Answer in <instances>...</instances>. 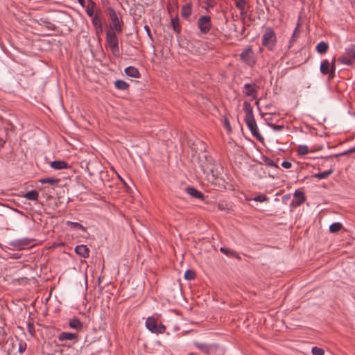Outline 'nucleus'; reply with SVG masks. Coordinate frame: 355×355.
Masks as SVG:
<instances>
[{
  "instance_id": "nucleus-1",
  "label": "nucleus",
  "mask_w": 355,
  "mask_h": 355,
  "mask_svg": "<svg viewBox=\"0 0 355 355\" xmlns=\"http://www.w3.org/2000/svg\"><path fill=\"white\" fill-rule=\"evenodd\" d=\"M243 110L245 113V121L252 135L259 141H263V137L259 132V128L254 117L252 107L248 101L243 103Z\"/></svg>"
},
{
  "instance_id": "nucleus-2",
  "label": "nucleus",
  "mask_w": 355,
  "mask_h": 355,
  "mask_svg": "<svg viewBox=\"0 0 355 355\" xmlns=\"http://www.w3.org/2000/svg\"><path fill=\"white\" fill-rule=\"evenodd\" d=\"M218 167V164L215 162H207L206 165L202 164V173L207 181L213 185H220L222 181L219 177Z\"/></svg>"
},
{
  "instance_id": "nucleus-3",
  "label": "nucleus",
  "mask_w": 355,
  "mask_h": 355,
  "mask_svg": "<svg viewBox=\"0 0 355 355\" xmlns=\"http://www.w3.org/2000/svg\"><path fill=\"white\" fill-rule=\"evenodd\" d=\"M106 42L110 49L112 51V53L116 56L119 57L120 55V51L119 48V40L116 37V35L113 31H108L106 33Z\"/></svg>"
},
{
  "instance_id": "nucleus-4",
  "label": "nucleus",
  "mask_w": 355,
  "mask_h": 355,
  "mask_svg": "<svg viewBox=\"0 0 355 355\" xmlns=\"http://www.w3.org/2000/svg\"><path fill=\"white\" fill-rule=\"evenodd\" d=\"M277 41L276 35L270 27L266 28L262 37V44L269 50H272Z\"/></svg>"
},
{
  "instance_id": "nucleus-5",
  "label": "nucleus",
  "mask_w": 355,
  "mask_h": 355,
  "mask_svg": "<svg viewBox=\"0 0 355 355\" xmlns=\"http://www.w3.org/2000/svg\"><path fill=\"white\" fill-rule=\"evenodd\" d=\"M338 61L341 64L352 66L355 62V45L351 44L346 48L345 54L339 57Z\"/></svg>"
},
{
  "instance_id": "nucleus-6",
  "label": "nucleus",
  "mask_w": 355,
  "mask_h": 355,
  "mask_svg": "<svg viewBox=\"0 0 355 355\" xmlns=\"http://www.w3.org/2000/svg\"><path fill=\"white\" fill-rule=\"evenodd\" d=\"M240 60L248 66L252 67L256 64V58L251 46L245 49L240 54Z\"/></svg>"
},
{
  "instance_id": "nucleus-7",
  "label": "nucleus",
  "mask_w": 355,
  "mask_h": 355,
  "mask_svg": "<svg viewBox=\"0 0 355 355\" xmlns=\"http://www.w3.org/2000/svg\"><path fill=\"white\" fill-rule=\"evenodd\" d=\"M146 327L150 331L157 334H163L166 331V327L161 323L158 324L153 317H148L146 319Z\"/></svg>"
},
{
  "instance_id": "nucleus-8",
  "label": "nucleus",
  "mask_w": 355,
  "mask_h": 355,
  "mask_svg": "<svg viewBox=\"0 0 355 355\" xmlns=\"http://www.w3.org/2000/svg\"><path fill=\"white\" fill-rule=\"evenodd\" d=\"M108 14L112 24V30L118 33L122 32L121 21H120L115 10L113 8L108 9Z\"/></svg>"
},
{
  "instance_id": "nucleus-9",
  "label": "nucleus",
  "mask_w": 355,
  "mask_h": 355,
  "mask_svg": "<svg viewBox=\"0 0 355 355\" xmlns=\"http://www.w3.org/2000/svg\"><path fill=\"white\" fill-rule=\"evenodd\" d=\"M198 27L203 34L207 33L211 28V18L209 16H201L198 20Z\"/></svg>"
},
{
  "instance_id": "nucleus-10",
  "label": "nucleus",
  "mask_w": 355,
  "mask_h": 355,
  "mask_svg": "<svg viewBox=\"0 0 355 355\" xmlns=\"http://www.w3.org/2000/svg\"><path fill=\"white\" fill-rule=\"evenodd\" d=\"M244 88L245 89V94L246 96H251L254 99L257 98V94L259 89V86L256 84L245 83L244 85Z\"/></svg>"
},
{
  "instance_id": "nucleus-11",
  "label": "nucleus",
  "mask_w": 355,
  "mask_h": 355,
  "mask_svg": "<svg viewBox=\"0 0 355 355\" xmlns=\"http://www.w3.org/2000/svg\"><path fill=\"white\" fill-rule=\"evenodd\" d=\"M294 198L295 199L293 200L292 205H294L297 207L302 205L306 200L304 193L300 190H295L294 193Z\"/></svg>"
},
{
  "instance_id": "nucleus-12",
  "label": "nucleus",
  "mask_w": 355,
  "mask_h": 355,
  "mask_svg": "<svg viewBox=\"0 0 355 355\" xmlns=\"http://www.w3.org/2000/svg\"><path fill=\"white\" fill-rule=\"evenodd\" d=\"M320 71L322 74L323 75H328L329 79H330V74L331 73V68L330 62L328 60L325 59L323 60L321 62L320 67Z\"/></svg>"
},
{
  "instance_id": "nucleus-13",
  "label": "nucleus",
  "mask_w": 355,
  "mask_h": 355,
  "mask_svg": "<svg viewBox=\"0 0 355 355\" xmlns=\"http://www.w3.org/2000/svg\"><path fill=\"white\" fill-rule=\"evenodd\" d=\"M59 341L75 340L78 341V336L74 333L61 332L58 336Z\"/></svg>"
},
{
  "instance_id": "nucleus-14",
  "label": "nucleus",
  "mask_w": 355,
  "mask_h": 355,
  "mask_svg": "<svg viewBox=\"0 0 355 355\" xmlns=\"http://www.w3.org/2000/svg\"><path fill=\"white\" fill-rule=\"evenodd\" d=\"M33 241H34V239L23 238V239L15 240L13 242V245L15 247H18V248H25V247L31 245Z\"/></svg>"
},
{
  "instance_id": "nucleus-15",
  "label": "nucleus",
  "mask_w": 355,
  "mask_h": 355,
  "mask_svg": "<svg viewBox=\"0 0 355 355\" xmlns=\"http://www.w3.org/2000/svg\"><path fill=\"white\" fill-rule=\"evenodd\" d=\"M75 252L83 258L89 257V250L85 245H77L75 248Z\"/></svg>"
},
{
  "instance_id": "nucleus-16",
  "label": "nucleus",
  "mask_w": 355,
  "mask_h": 355,
  "mask_svg": "<svg viewBox=\"0 0 355 355\" xmlns=\"http://www.w3.org/2000/svg\"><path fill=\"white\" fill-rule=\"evenodd\" d=\"M187 193L193 198L197 199H203L204 196L202 192L195 189L193 187H187L186 188Z\"/></svg>"
},
{
  "instance_id": "nucleus-17",
  "label": "nucleus",
  "mask_w": 355,
  "mask_h": 355,
  "mask_svg": "<svg viewBox=\"0 0 355 355\" xmlns=\"http://www.w3.org/2000/svg\"><path fill=\"white\" fill-rule=\"evenodd\" d=\"M69 326L70 328L76 329L77 331H81L83 328V324L78 318H73L69 322Z\"/></svg>"
},
{
  "instance_id": "nucleus-18",
  "label": "nucleus",
  "mask_w": 355,
  "mask_h": 355,
  "mask_svg": "<svg viewBox=\"0 0 355 355\" xmlns=\"http://www.w3.org/2000/svg\"><path fill=\"white\" fill-rule=\"evenodd\" d=\"M51 166L55 170L65 169L69 167L68 164L65 161L55 160L51 163Z\"/></svg>"
},
{
  "instance_id": "nucleus-19",
  "label": "nucleus",
  "mask_w": 355,
  "mask_h": 355,
  "mask_svg": "<svg viewBox=\"0 0 355 355\" xmlns=\"http://www.w3.org/2000/svg\"><path fill=\"white\" fill-rule=\"evenodd\" d=\"M125 73L127 76L132 78H139L140 73L138 69L132 66L128 67L125 69Z\"/></svg>"
},
{
  "instance_id": "nucleus-20",
  "label": "nucleus",
  "mask_w": 355,
  "mask_h": 355,
  "mask_svg": "<svg viewBox=\"0 0 355 355\" xmlns=\"http://www.w3.org/2000/svg\"><path fill=\"white\" fill-rule=\"evenodd\" d=\"M213 159H211V157L204 153L201 157L200 156L199 157V162H198V164H199V167L200 168L201 171H202V164L203 165H206V164L207 162H213Z\"/></svg>"
},
{
  "instance_id": "nucleus-21",
  "label": "nucleus",
  "mask_w": 355,
  "mask_h": 355,
  "mask_svg": "<svg viewBox=\"0 0 355 355\" xmlns=\"http://www.w3.org/2000/svg\"><path fill=\"white\" fill-rule=\"evenodd\" d=\"M329 49V45L325 42H320L316 46V51L320 54H324Z\"/></svg>"
},
{
  "instance_id": "nucleus-22",
  "label": "nucleus",
  "mask_w": 355,
  "mask_h": 355,
  "mask_svg": "<svg viewBox=\"0 0 355 355\" xmlns=\"http://www.w3.org/2000/svg\"><path fill=\"white\" fill-rule=\"evenodd\" d=\"M334 173V169L330 168L327 171L315 173L313 177L318 179H326Z\"/></svg>"
},
{
  "instance_id": "nucleus-23",
  "label": "nucleus",
  "mask_w": 355,
  "mask_h": 355,
  "mask_svg": "<svg viewBox=\"0 0 355 355\" xmlns=\"http://www.w3.org/2000/svg\"><path fill=\"white\" fill-rule=\"evenodd\" d=\"M24 197L31 200H37L39 198V193L35 190H31L26 192L24 195Z\"/></svg>"
},
{
  "instance_id": "nucleus-24",
  "label": "nucleus",
  "mask_w": 355,
  "mask_h": 355,
  "mask_svg": "<svg viewBox=\"0 0 355 355\" xmlns=\"http://www.w3.org/2000/svg\"><path fill=\"white\" fill-rule=\"evenodd\" d=\"M95 6L96 3L92 0H88L86 12L89 17H92L94 15Z\"/></svg>"
},
{
  "instance_id": "nucleus-25",
  "label": "nucleus",
  "mask_w": 355,
  "mask_h": 355,
  "mask_svg": "<svg viewBox=\"0 0 355 355\" xmlns=\"http://www.w3.org/2000/svg\"><path fill=\"white\" fill-rule=\"evenodd\" d=\"M191 14V7L190 4L184 6L181 9V15L184 18H188Z\"/></svg>"
},
{
  "instance_id": "nucleus-26",
  "label": "nucleus",
  "mask_w": 355,
  "mask_h": 355,
  "mask_svg": "<svg viewBox=\"0 0 355 355\" xmlns=\"http://www.w3.org/2000/svg\"><path fill=\"white\" fill-rule=\"evenodd\" d=\"M171 26L173 27V31L179 34L181 31V28L180 26L179 19L176 17L171 19Z\"/></svg>"
},
{
  "instance_id": "nucleus-27",
  "label": "nucleus",
  "mask_w": 355,
  "mask_h": 355,
  "mask_svg": "<svg viewBox=\"0 0 355 355\" xmlns=\"http://www.w3.org/2000/svg\"><path fill=\"white\" fill-rule=\"evenodd\" d=\"M42 184L49 183L51 185H58L60 182V179L55 178H46L40 180Z\"/></svg>"
},
{
  "instance_id": "nucleus-28",
  "label": "nucleus",
  "mask_w": 355,
  "mask_h": 355,
  "mask_svg": "<svg viewBox=\"0 0 355 355\" xmlns=\"http://www.w3.org/2000/svg\"><path fill=\"white\" fill-rule=\"evenodd\" d=\"M114 85L118 89L121 90H125L129 87V85L125 81L122 80H116Z\"/></svg>"
},
{
  "instance_id": "nucleus-29",
  "label": "nucleus",
  "mask_w": 355,
  "mask_h": 355,
  "mask_svg": "<svg viewBox=\"0 0 355 355\" xmlns=\"http://www.w3.org/2000/svg\"><path fill=\"white\" fill-rule=\"evenodd\" d=\"M195 345L197 348H198L205 354H208L211 349L209 345L205 343H195Z\"/></svg>"
},
{
  "instance_id": "nucleus-30",
  "label": "nucleus",
  "mask_w": 355,
  "mask_h": 355,
  "mask_svg": "<svg viewBox=\"0 0 355 355\" xmlns=\"http://www.w3.org/2000/svg\"><path fill=\"white\" fill-rule=\"evenodd\" d=\"M342 227L343 225L340 223L336 222L329 226V232L331 233H337L342 229Z\"/></svg>"
},
{
  "instance_id": "nucleus-31",
  "label": "nucleus",
  "mask_w": 355,
  "mask_h": 355,
  "mask_svg": "<svg viewBox=\"0 0 355 355\" xmlns=\"http://www.w3.org/2000/svg\"><path fill=\"white\" fill-rule=\"evenodd\" d=\"M92 24L94 28L102 26L101 18L99 12H97L94 15L92 19Z\"/></svg>"
},
{
  "instance_id": "nucleus-32",
  "label": "nucleus",
  "mask_w": 355,
  "mask_h": 355,
  "mask_svg": "<svg viewBox=\"0 0 355 355\" xmlns=\"http://www.w3.org/2000/svg\"><path fill=\"white\" fill-rule=\"evenodd\" d=\"M297 153L300 156L306 155L309 153V148L305 145H300L297 150Z\"/></svg>"
},
{
  "instance_id": "nucleus-33",
  "label": "nucleus",
  "mask_w": 355,
  "mask_h": 355,
  "mask_svg": "<svg viewBox=\"0 0 355 355\" xmlns=\"http://www.w3.org/2000/svg\"><path fill=\"white\" fill-rule=\"evenodd\" d=\"M236 7L241 10V13L243 12V10H244L245 6H246V1L245 0H234Z\"/></svg>"
},
{
  "instance_id": "nucleus-34",
  "label": "nucleus",
  "mask_w": 355,
  "mask_h": 355,
  "mask_svg": "<svg viewBox=\"0 0 355 355\" xmlns=\"http://www.w3.org/2000/svg\"><path fill=\"white\" fill-rule=\"evenodd\" d=\"M299 28H300V23L298 22L294 31H293L291 39L290 40V46H291L292 43L295 42L296 39L299 37V31H298Z\"/></svg>"
},
{
  "instance_id": "nucleus-35",
  "label": "nucleus",
  "mask_w": 355,
  "mask_h": 355,
  "mask_svg": "<svg viewBox=\"0 0 355 355\" xmlns=\"http://www.w3.org/2000/svg\"><path fill=\"white\" fill-rule=\"evenodd\" d=\"M66 224L68 226L71 227L72 228L85 230V227L80 223H79L71 222V221H67Z\"/></svg>"
},
{
  "instance_id": "nucleus-36",
  "label": "nucleus",
  "mask_w": 355,
  "mask_h": 355,
  "mask_svg": "<svg viewBox=\"0 0 355 355\" xmlns=\"http://www.w3.org/2000/svg\"><path fill=\"white\" fill-rule=\"evenodd\" d=\"M196 273L193 270H187L184 273V278L187 280H192L195 279Z\"/></svg>"
},
{
  "instance_id": "nucleus-37",
  "label": "nucleus",
  "mask_w": 355,
  "mask_h": 355,
  "mask_svg": "<svg viewBox=\"0 0 355 355\" xmlns=\"http://www.w3.org/2000/svg\"><path fill=\"white\" fill-rule=\"evenodd\" d=\"M263 161H264L266 165H267L268 166L275 167L276 168H279V166L275 163V162L272 159H271L267 157H264Z\"/></svg>"
},
{
  "instance_id": "nucleus-38",
  "label": "nucleus",
  "mask_w": 355,
  "mask_h": 355,
  "mask_svg": "<svg viewBox=\"0 0 355 355\" xmlns=\"http://www.w3.org/2000/svg\"><path fill=\"white\" fill-rule=\"evenodd\" d=\"M355 153V146L346 150V151H344L343 153H338V154H336V155H331L329 157H340V156H344V155H349V154H351V153Z\"/></svg>"
},
{
  "instance_id": "nucleus-39",
  "label": "nucleus",
  "mask_w": 355,
  "mask_h": 355,
  "mask_svg": "<svg viewBox=\"0 0 355 355\" xmlns=\"http://www.w3.org/2000/svg\"><path fill=\"white\" fill-rule=\"evenodd\" d=\"M331 68V73L330 74V79H333L336 75V58H334L330 62Z\"/></svg>"
},
{
  "instance_id": "nucleus-40",
  "label": "nucleus",
  "mask_w": 355,
  "mask_h": 355,
  "mask_svg": "<svg viewBox=\"0 0 355 355\" xmlns=\"http://www.w3.org/2000/svg\"><path fill=\"white\" fill-rule=\"evenodd\" d=\"M311 352L313 355H324V354L323 349L318 347H313L311 349Z\"/></svg>"
},
{
  "instance_id": "nucleus-41",
  "label": "nucleus",
  "mask_w": 355,
  "mask_h": 355,
  "mask_svg": "<svg viewBox=\"0 0 355 355\" xmlns=\"http://www.w3.org/2000/svg\"><path fill=\"white\" fill-rule=\"evenodd\" d=\"M253 200L257 202H263L268 200V197L264 194H261V195L257 196L256 197H254L253 198Z\"/></svg>"
},
{
  "instance_id": "nucleus-42",
  "label": "nucleus",
  "mask_w": 355,
  "mask_h": 355,
  "mask_svg": "<svg viewBox=\"0 0 355 355\" xmlns=\"http://www.w3.org/2000/svg\"><path fill=\"white\" fill-rule=\"evenodd\" d=\"M220 251L227 255L233 256L235 254L234 252L230 251L229 249L226 248H220Z\"/></svg>"
},
{
  "instance_id": "nucleus-43",
  "label": "nucleus",
  "mask_w": 355,
  "mask_h": 355,
  "mask_svg": "<svg viewBox=\"0 0 355 355\" xmlns=\"http://www.w3.org/2000/svg\"><path fill=\"white\" fill-rule=\"evenodd\" d=\"M224 126L228 132H230L232 131L230 123L229 120L227 119V118H226V117L224 119Z\"/></svg>"
},
{
  "instance_id": "nucleus-44",
  "label": "nucleus",
  "mask_w": 355,
  "mask_h": 355,
  "mask_svg": "<svg viewBox=\"0 0 355 355\" xmlns=\"http://www.w3.org/2000/svg\"><path fill=\"white\" fill-rule=\"evenodd\" d=\"M26 349V343H20L19 344V352L22 354L23 352H25Z\"/></svg>"
},
{
  "instance_id": "nucleus-45",
  "label": "nucleus",
  "mask_w": 355,
  "mask_h": 355,
  "mask_svg": "<svg viewBox=\"0 0 355 355\" xmlns=\"http://www.w3.org/2000/svg\"><path fill=\"white\" fill-rule=\"evenodd\" d=\"M268 125H270V127H271L274 130H276V131H278V130H281L283 129L284 126L283 125H275V124H272V123H268Z\"/></svg>"
},
{
  "instance_id": "nucleus-46",
  "label": "nucleus",
  "mask_w": 355,
  "mask_h": 355,
  "mask_svg": "<svg viewBox=\"0 0 355 355\" xmlns=\"http://www.w3.org/2000/svg\"><path fill=\"white\" fill-rule=\"evenodd\" d=\"M282 167H284L285 168H290L292 166V164H291V162H290L288 161H284L282 163Z\"/></svg>"
},
{
  "instance_id": "nucleus-47",
  "label": "nucleus",
  "mask_w": 355,
  "mask_h": 355,
  "mask_svg": "<svg viewBox=\"0 0 355 355\" xmlns=\"http://www.w3.org/2000/svg\"><path fill=\"white\" fill-rule=\"evenodd\" d=\"M96 34L97 36H99L100 34L103 33V26H97L95 28Z\"/></svg>"
},
{
  "instance_id": "nucleus-48",
  "label": "nucleus",
  "mask_w": 355,
  "mask_h": 355,
  "mask_svg": "<svg viewBox=\"0 0 355 355\" xmlns=\"http://www.w3.org/2000/svg\"><path fill=\"white\" fill-rule=\"evenodd\" d=\"M144 29L148 35V36L152 39V35H151V31H150V27L148 26V25H145L144 26Z\"/></svg>"
},
{
  "instance_id": "nucleus-49",
  "label": "nucleus",
  "mask_w": 355,
  "mask_h": 355,
  "mask_svg": "<svg viewBox=\"0 0 355 355\" xmlns=\"http://www.w3.org/2000/svg\"><path fill=\"white\" fill-rule=\"evenodd\" d=\"M217 207L219 210H225L227 209V206L222 203H218Z\"/></svg>"
},
{
  "instance_id": "nucleus-50",
  "label": "nucleus",
  "mask_w": 355,
  "mask_h": 355,
  "mask_svg": "<svg viewBox=\"0 0 355 355\" xmlns=\"http://www.w3.org/2000/svg\"><path fill=\"white\" fill-rule=\"evenodd\" d=\"M12 257L14 259H19L21 257V255L18 253H15L12 254Z\"/></svg>"
},
{
  "instance_id": "nucleus-51",
  "label": "nucleus",
  "mask_w": 355,
  "mask_h": 355,
  "mask_svg": "<svg viewBox=\"0 0 355 355\" xmlns=\"http://www.w3.org/2000/svg\"><path fill=\"white\" fill-rule=\"evenodd\" d=\"M78 1L82 6H85V0H78Z\"/></svg>"
},
{
  "instance_id": "nucleus-52",
  "label": "nucleus",
  "mask_w": 355,
  "mask_h": 355,
  "mask_svg": "<svg viewBox=\"0 0 355 355\" xmlns=\"http://www.w3.org/2000/svg\"><path fill=\"white\" fill-rule=\"evenodd\" d=\"M28 331H29V332H30L31 334H33V332H32V330H31V329H32V328H33V324H28Z\"/></svg>"
},
{
  "instance_id": "nucleus-53",
  "label": "nucleus",
  "mask_w": 355,
  "mask_h": 355,
  "mask_svg": "<svg viewBox=\"0 0 355 355\" xmlns=\"http://www.w3.org/2000/svg\"><path fill=\"white\" fill-rule=\"evenodd\" d=\"M188 355H195V354H193V353H191V354H188Z\"/></svg>"
},
{
  "instance_id": "nucleus-54",
  "label": "nucleus",
  "mask_w": 355,
  "mask_h": 355,
  "mask_svg": "<svg viewBox=\"0 0 355 355\" xmlns=\"http://www.w3.org/2000/svg\"><path fill=\"white\" fill-rule=\"evenodd\" d=\"M354 115L355 116V113L354 114Z\"/></svg>"
}]
</instances>
